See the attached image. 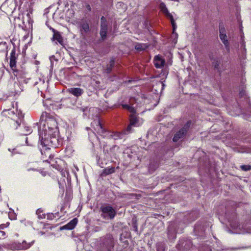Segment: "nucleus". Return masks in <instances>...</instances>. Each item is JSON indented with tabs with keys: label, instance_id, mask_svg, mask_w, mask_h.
Returning <instances> with one entry per match:
<instances>
[{
	"label": "nucleus",
	"instance_id": "nucleus-1",
	"mask_svg": "<svg viewBox=\"0 0 251 251\" xmlns=\"http://www.w3.org/2000/svg\"><path fill=\"white\" fill-rule=\"evenodd\" d=\"M38 131L40 144L42 146V149H40L42 155V157L44 161H48V160L46 159L47 157L49 156V158H51V154L50 152L49 147L55 148L56 147L57 139L55 137H50V140L46 139V137L44 140L43 133H41L40 129H39Z\"/></svg>",
	"mask_w": 251,
	"mask_h": 251
},
{
	"label": "nucleus",
	"instance_id": "nucleus-12",
	"mask_svg": "<svg viewBox=\"0 0 251 251\" xmlns=\"http://www.w3.org/2000/svg\"><path fill=\"white\" fill-rule=\"evenodd\" d=\"M79 27L82 34H83V32L87 33L90 31L89 24L88 22L85 20H81L79 23Z\"/></svg>",
	"mask_w": 251,
	"mask_h": 251
},
{
	"label": "nucleus",
	"instance_id": "nucleus-20",
	"mask_svg": "<svg viewBox=\"0 0 251 251\" xmlns=\"http://www.w3.org/2000/svg\"><path fill=\"white\" fill-rule=\"evenodd\" d=\"M52 40L53 41H56V43H58L61 45H63V39L59 32H56L55 34H53Z\"/></svg>",
	"mask_w": 251,
	"mask_h": 251
},
{
	"label": "nucleus",
	"instance_id": "nucleus-18",
	"mask_svg": "<svg viewBox=\"0 0 251 251\" xmlns=\"http://www.w3.org/2000/svg\"><path fill=\"white\" fill-rule=\"evenodd\" d=\"M17 127L18 126H20V130L19 133L21 135H27L32 132V129L29 126H25L24 125L21 126V124L20 125H17Z\"/></svg>",
	"mask_w": 251,
	"mask_h": 251
},
{
	"label": "nucleus",
	"instance_id": "nucleus-26",
	"mask_svg": "<svg viewBox=\"0 0 251 251\" xmlns=\"http://www.w3.org/2000/svg\"><path fill=\"white\" fill-rule=\"evenodd\" d=\"M49 116H48V113L46 112H43L40 119V123L41 124L44 121H45V123L46 122V119Z\"/></svg>",
	"mask_w": 251,
	"mask_h": 251
},
{
	"label": "nucleus",
	"instance_id": "nucleus-34",
	"mask_svg": "<svg viewBox=\"0 0 251 251\" xmlns=\"http://www.w3.org/2000/svg\"><path fill=\"white\" fill-rule=\"evenodd\" d=\"M127 110L129 112H130V113H132L131 114H134V113L136 112V110L134 109V108L133 106H130V105L129 106Z\"/></svg>",
	"mask_w": 251,
	"mask_h": 251
},
{
	"label": "nucleus",
	"instance_id": "nucleus-47",
	"mask_svg": "<svg viewBox=\"0 0 251 251\" xmlns=\"http://www.w3.org/2000/svg\"><path fill=\"white\" fill-rule=\"evenodd\" d=\"M27 139L26 138V142L27 143Z\"/></svg>",
	"mask_w": 251,
	"mask_h": 251
},
{
	"label": "nucleus",
	"instance_id": "nucleus-14",
	"mask_svg": "<svg viewBox=\"0 0 251 251\" xmlns=\"http://www.w3.org/2000/svg\"><path fill=\"white\" fill-rule=\"evenodd\" d=\"M67 91L69 93L76 97L81 96L84 93V90L82 89L77 87L69 88Z\"/></svg>",
	"mask_w": 251,
	"mask_h": 251
},
{
	"label": "nucleus",
	"instance_id": "nucleus-46",
	"mask_svg": "<svg viewBox=\"0 0 251 251\" xmlns=\"http://www.w3.org/2000/svg\"><path fill=\"white\" fill-rule=\"evenodd\" d=\"M39 217L40 218H43L42 217H41V216H39Z\"/></svg>",
	"mask_w": 251,
	"mask_h": 251
},
{
	"label": "nucleus",
	"instance_id": "nucleus-43",
	"mask_svg": "<svg viewBox=\"0 0 251 251\" xmlns=\"http://www.w3.org/2000/svg\"><path fill=\"white\" fill-rule=\"evenodd\" d=\"M231 226H232V227H233V228H235V226H233L232 225H231Z\"/></svg>",
	"mask_w": 251,
	"mask_h": 251
},
{
	"label": "nucleus",
	"instance_id": "nucleus-15",
	"mask_svg": "<svg viewBox=\"0 0 251 251\" xmlns=\"http://www.w3.org/2000/svg\"><path fill=\"white\" fill-rule=\"evenodd\" d=\"M191 246V243L190 241L181 239L179 241V243L177 245V248L178 250H187Z\"/></svg>",
	"mask_w": 251,
	"mask_h": 251
},
{
	"label": "nucleus",
	"instance_id": "nucleus-17",
	"mask_svg": "<svg viewBox=\"0 0 251 251\" xmlns=\"http://www.w3.org/2000/svg\"><path fill=\"white\" fill-rule=\"evenodd\" d=\"M153 62L157 68H160L163 67L165 64L164 59H162L159 55H156L154 57Z\"/></svg>",
	"mask_w": 251,
	"mask_h": 251
},
{
	"label": "nucleus",
	"instance_id": "nucleus-44",
	"mask_svg": "<svg viewBox=\"0 0 251 251\" xmlns=\"http://www.w3.org/2000/svg\"><path fill=\"white\" fill-rule=\"evenodd\" d=\"M119 4L121 6L122 5V3L119 2Z\"/></svg>",
	"mask_w": 251,
	"mask_h": 251
},
{
	"label": "nucleus",
	"instance_id": "nucleus-16",
	"mask_svg": "<svg viewBox=\"0 0 251 251\" xmlns=\"http://www.w3.org/2000/svg\"><path fill=\"white\" fill-rule=\"evenodd\" d=\"M17 55L16 53V49L14 47L10 53V66L11 68L15 67L16 64V58Z\"/></svg>",
	"mask_w": 251,
	"mask_h": 251
},
{
	"label": "nucleus",
	"instance_id": "nucleus-23",
	"mask_svg": "<svg viewBox=\"0 0 251 251\" xmlns=\"http://www.w3.org/2000/svg\"><path fill=\"white\" fill-rule=\"evenodd\" d=\"M130 123L131 125H133L134 126H137V124L138 122V120L135 114H131L129 117Z\"/></svg>",
	"mask_w": 251,
	"mask_h": 251
},
{
	"label": "nucleus",
	"instance_id": "nucleus-9",
	"mask_svg": "<svg viewBox=\"0 0 251 251\" xmlns=\"http://www.w3.org/2000/svg\"><path fill=\"white\" fill-rule=\"evenodd\" d=\"M220 34L219 37L220 39L222 40V42L225 46V48L228 52L229 51L230 48L229 42L227 40V37L225 29L224 27H220L219 29Z\"/></svg>",
	"mask_w": 251,
	"mask_h": 251
},
{
	"label": "nucleus",
	"instance_id": "nucleus-39",
	"mask_svg": "<svg viewBox=\"0 0 251 251\" xmlns=\"http://www.w3.org/2000/svg\"><path fill=\"white\" fill-rule=\"evenodd\" d=\"M50 29L51 30V31L53 32V34H55L56 32H57L58 31H56L55 29H54V28H50Z\"/></svg>",
	"mask_w": 251,
	"mask_h": 251
},
{
	"label": "nucleus",
	"instance_id": "nucleus-33",
	"mask_svg": "<svg viewBox=\"0 0 251 251\" xmlns=\"http://www.w3.org/2000/svg\"><path fill=\"white\" fill-rule=\"evenodd\" d=\"M103 25H107V22H106V20L105 18L103 16H102L101 18L100 26H103Z\"/></svg>",
	"mask_w": 251,
	"mask_h": 251
},
{
	"label": "nucleus",
	"instance_id": "nucleus-5",
	"mask_svg": "<svg viewBox=\"0 0 251 251\" xmlns=\"http://www.w3.org/2000/svg\"><path fill=\"white\" fill-rule=\"evenodd\" d=\"M11 68L12 70L14 75L17 77L19 82L27 83V73L25 69L23 68L17 69L16 66Z\"/></svg>",
	"mask_w": 251,
	"mask_h": 251
},
{
	"label": "nucleus",
	"instance_id": "nucleus-25",
	"mask_svg": "<svg viewBox=\"0 0 251 251\" xmlns=\"http://www.w3.org/2000/svg\"><path fill=\"white\" fill-rule=\"evenodd\" d=\"M7 47L5 42L0 43V52H4L7 53Z\"/></svg>",
	"mask_w": 251,
	"mask_h": 251
},
{
	"label": "nucleus",
	"instance_id": "nucleus-4",
	"mask_svg": "<svg viewBox=\"0 0 251 251\" xmlns=\"http://www.w3.org/2000/svg\"><path fill=\"white\" fill-rule=\"evenodd\" d=\"M101 216L104 219H112L116 214L115 209L110 205L102 206L100 207Z\"/></svg>",
	"mask_w": 251,
	"mask_h": 251
},
{
	"label": "nucleus",
	"instance_id": "nucleus-31",
	"mask_svg": "<svg viewBox=\"0 0 251 251\" xmlns=\"http://www.w3.org/2000/svg\"><path fill=\"white\" fill-rule=\"evenodd\" d=\"M199 251H211V250L208 246L204 245L200 247Z\"/></svg>",
	"mask_w": 251,
	"mask_h": 251
},
{
	"label": "nucleus",
	"instance_id": "nucleus-42",
	"mask_svg": "<svg viewBox=\"0 0 251 251\" xmlns=\"http://www.w3.org/2000/svg\"><path fill=\"white\" fill-rule=\"evenodd\" d=\"M87 9L89 10H91V7L89 5H88L87 6Z\"/></svg>",
	"mask_w": 251,
	"mask_h": 251
},
{
	"label": "nucleus",
	"instance_id": "nucleus-22",
	"mask_svg": "<svg viewBox=\"0 0 251 251\" xmlns=\"http://www.w3.org/2000/svg\"><path fill=\"white\" fill-rule=\"evenodd\" d=\"M107 25L100 26V35L102 40H104L106 37Z\"/></svg>",
	"mask_w": 251,
	"mask_h": 251
},
{
	"label": "nucleus",
	"instance_id": "nucleus-32",
	"mask_svg": "<svg viewBox=\"0 0 251 251\" xmlns=\"http://www.w3.org/2000/svg\"><path fill=\"white\" fill-rule=\"evenodd\" d=\"M241 168L242 170L247 171L251 170V166L244 165L241 166Z\"/></svg>",
	"mask_w": 251,
	"mask_h": 251
},
{
	"label": "nucleus",
	"instance_id": "nucleus-7",
	"mask_svg": "<svg viewBox=\"0 0 251 251\" xmlns=\"http://www.w3.org/2000/svg\"><path fill=\"white\" fill-rule=\"evenodd\" d=\"M91 126L100 135L106 136V132L105 129L102 127L100 120L99 118L95 119L91 123Z\"/></svg>",
	"mask_w": 251,
	"mask_h": 251
},
{
	"label": "nucleus",
	"instance_id": "nucleus-45",
	"mask_svg": "<svg viewBox=\"0 0 251 251\" xmlns=\"http://www.w3.org/2000/svg\"><path fill=\"white\" fill-rule=\"evenodd\" d=\"M1 233H2L3 234H4V231H0Z\"/></svg>",
	"mask_w": 251,
	"mask_h": 251
},
{
	"label": "nucleus",
	"instance_id": "nucleus-40",
	"mask_svg": "<svg viewBox=\"0 0 251 251\" xmlns=\"http://www.w3.org/2000/svg\"><path fill=\"white\" fill-rule=\"evenodd\" d=\"M161 84H162V89H163L164 88V87H165V84H164V83H163V81H162V82H161Z\"/></svg>",
	"mask_w": 251,
	"mask_h": 251
},
{
	"label": "nucleus",
	"instance_id": "nucleus-13",
	"mask_svg": "<svg viewBox=\"0 0 251 251\" xmlns=\"http://www.w3.org/2000/svg\"><path fill=\"white\" fill-rule=\"evenodd\" d=\"M33 242L34 241L27 243L26 241H23L22 243H15V245L16 247H15V249L17 250L27 249L32 246Z\"/></svg>",
	"mask_w": 251,
	"mask_h": 251
},
{
	"label": "nucleus",
	"instance_id": "nucleus-8",
	"mask_svg": "<svg viewBox=\"0 0 251 251\" xmlns=\"http://www.w3.org/2000/svg\"><path fill=\"white\" fill-rule=\"evenodd\" d=\"M160 8L161 11L170 19L171 24L173 28V31H174L176 27V24L174 19L173 15L169 12L166 5L164 3H161L160 5Z\"/></svg>",
	"mask_w": 251,
	"mask_h": 251
},
{
	"label": "nucleus",
	"instance_id": "nucleus-27",
	"mask_svg": "<svg viewBox=\"0 0 251 251\" xmlns=\"http://www.w3.org/2000/svg\"><path fill=\"white\" fill-rule=\"evenodd\" d=\"M14 85V89L12 91V93L17 94L22 91L21 89L19 87L18 83L15 82Z\"/></svg>",
	"mask_w": 251,
	"mask_h": 251
},
{
	"label": "nucleus",
	"instance_id": "nucleus-19",
	"mask_svg": "<svg viewBox=\"0 0 251 251\" xmlns=\"http://www.w3.org/2000/svg\"><path fill=\"white\" fill-rule=\"evenodd\" d=\"M77 223V219L76 218H74L70 222H69L67 224L61 228L65 229L68 230H71L75 228Z\"/></svg>",
	"mask_w": 251,
	"mask_h": 251
},
{
	"label": "nucleus",
	"instance_id": "nucleus-28",
	"mask_svg": "<svg viewBox=\"0 0 251 251\" xmlns=\"http://www.w3.org/2000/svg\"><path fill=\"white\" fill-rule=\"evenodd\" d=\"M114 64V60H110L109 62V64L107 66V68L106 69V72L107 73H109L112 69V68L113 67Z\"/></svg>",
	"mask_w": 251,
	"mask_h": 251
},
{
	"label": "nucleus",
	"instance_id": "nucleus-24",
	"mask_svg": "<svg viewBox=\"0 0 251 251\" xmlns=\"http://www.w3.org/2000/svg\"><path fill=\"white\" fill-rule=\"evenodd\" d=\"M148 47V45L144 43H137L135 46V48L138 51L145 50Z\"/></svg>",
	"mask_w": 251,
	"mask_h": 251
},
{
	"label": "nucleus",
	"instance_id": "nucleus-10",
	"mask_svg": "<svg viewBox=\"0 0 251 251\" xmlns=\"http://www.w3.org/2000/svg\"><path fill=\"white\" fill-rule=\"evenodd\" d=\"M43 125L45 126H47L49 129L51 130L57 129L58 126L56 120L51 116H49L46 119V122L43 123Z\"/></svg>",
	"mask_w": 251,
	"mask_h": 251
},
{
	"label": "nucleus",
	"instance_id": "nucleus-3",
	"mask_svg": "<svg viewBox=\"0 0 251 251\" xmlns=\"http://www.w3.org/2000/svg\"><path fill=\"white\" fill-rule=\"evenodd\" d=\"M113 247L114 241L112 236L110 235H107L102 239L99 251H112Z\"/></svg>",
	"mask_w": 251,
	"mask_h": 251
},
{
	"label": "nucleus",
	"instance_id": "nucleus-2",
	"mask_svg": "<svg viewBox=\"0 0 251 251\" xmlns=\"http://www.w3.org/2000/svg\"><path fill=\"white\" fill-rule=\"evenodd\" d=\"M2 115L12 120L11 125L15 129H17V125H20L24 118L22 113L18 111L17 109L14 110V108L13 109L3 110L2 112Z\"/></svg>",
	"mask_w": 251,
	"mask_h": 251
},
{
	"label": "nucleus",
	"instance_id": "nucleus-38",
	"mask_svg": "<svg viewBox=\"0 0 251 251\" xmlns=\"http://www.w3.org/2000/svg\"><path fill=\"white\" fill-rule=\"evenodd\" d=\"M5 227H6V226H5V225H4V224H2V225H0V229H3V228H4Z\"/></svg>",
	"mask_w": 251,
	"mask_h": 251
},
{
	"label": "nucleus",
	"instance_id": "nucleus-37",
	"mask_svg": "<svg viewBox=\"0 0 251 251\" xmlns=\"http://www.w3.org/2000/svg\"><path fill=\"white\" fill-rule=\"evenodd\" d=\"M162 73H163V75H162L165 76V77H166V76L167 75V74H168L167 71H164Z\"/></svg>",
	"mask_w": 251,
	"mask_h": 251
},
{
	"label": "nucleus",
	"instance_id": "nucleus-41",
	"mask_svg": "<svg viewBox=\"0 0 251 251\" xmlns=\"http://www.w3.org/2000/svg\"><path fill=\"white\" fill-rule=\"evenodd\" d=\"M41 211L39 209H38L37 211H36V213L37 214H39V213H40Z\"/></svg>",
	"mask_w": 251,
	"mask_h": 251
},
{
	"label": "nucleus",
	"instance_id": "nucleus-11",
	"mask_svg": "<svg viewBox=\"0 0 251 251\" xmlns=\"http://www.w3.org/2000/svg\"><path fill=\"white\" fill-rule=\"evenodd\" d=\"M134 126L133 125H131L130 124H129V125L127 126L126 128L124 130L123 132V133H116L114 134L113 137L114 139L115 140L117 139L118 138H122L123 135V134H128L133 131V127Z\"/></svg>",
	"mask_w": 251,
	"mask_h": 251
},
{
	"label": "nucleus",
	"instance_id": "nucleus-36",
	"mask_svg": "<svg viewBox=\"0 0 251 251\" xmlns=\"http://www.w3.org/2000/svg\"><path fill=\"white\" fill-rule=\"evenodd\" d=\"M122 107L124 109H126V110H127L129 107L130 105H128V104H122Z\"/></svg>",
	"mask_w": 251,
	"mask_h": 251
},
{
	"label": "nucleus",
	"instance_id": "nucleus-29",
	"mask_svg": "<svg viewBox=\"0 0 251 251\" xmlns=\"http://www.w3.org/2000/svg\"><path fill=\"white\" fill-rule=\"evenodd\" d=\"M165 248L163 244L162 243H158L157 245V251H165Z\"/></svg>",
	"mask_w": 251,
	"mask_h": 251
},
{
	"label": "nucleus",
	"instance_id": "nucleus-6",
	"mask_svg": "<svg viewBox=\"0 0 251 251\" xmlns=\"http://www.w3.org/2000/svg\"><path fill=\"white\" fill-rule=\"evenodd\" d=\"M191 124V121H188L184 126L175 134L173 139V141L177 142L179 139L183 138L190 128Z\"/></svg>",
	"mask_w": 251,
	"mask_h": 251
},
{
	"label": "nucleus",
	"instance_id": "nucleus-35",
	"mask_svg": "<svg viewBox=\"0 0 251 251\" xmlns=\"http://www.w3.org/2000/svg\"><path fill=\"white\" fill-rule=\"evenodd\" d=\"M4 67H1L0 68V77H1L3 74H4Z\"/></svg>",
	"mask_w": 251,
	"mask_h": 251
},
{
	"label": "nucleus",
	"instance_id": "nucleus-30",
	"mask_svg": "<svg viewBox=\"0 0 251 251\" xmlns=\"http://www.w3.org/2000/svg\"><path fill=\"white\" fill-rule=\"evenodd\" d=\"M212 66L215 69L219 71V62L217 60H214V61L212 62Z\"/></svg>",
	"mask_w": 251,
	"mask_h": 251
},
{
	"label": "nucleus",
	"instance_id": "nucleus-21",
	"mask_svg": "<svg viewBox=\"0 0 251 251\" xmlns=\"http://www.w3.org/2000/svg\"><path fill=\"white\" fill-rule=\"evenodd\" d=\"M115 172V168L114 167H107L103 169L100 174L102 176H105Z\"/></svg>",
	"mask_w": 251,
	"mask_h": 251
}]
</instances>
